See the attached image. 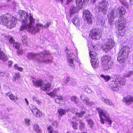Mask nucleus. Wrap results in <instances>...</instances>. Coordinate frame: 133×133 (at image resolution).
Here are the masks:
<instances>
[{"label":"nucleus","mask_w":133,"mask_h":133,"mask_svg":"<svg viewBox=\"0 0 133 133\" xmlns=\"http://www.w3.org/2000/svg\"><path fill=\"white\" fill-rule=\"evenodd\" d=\"M65 52L66 54V56L68 57L67 58V61L69 65L72 69H74L75 66L74 62L75 59L74 58L72 57L70 51L67 48H66Z\"/></svg>","instance_id":"10"},{"label":"nucleus","mask_w":133,"mask_h":133,"mask_svg":"<svg viewBox=\"0 0 133 133\" xmlns=\"http://www.w3.org/2000/svg\"><path fill=\"white\" fill-rule=\"evenodd\" d=\"M5 72H0V76H4Z\"/></svg>","instance_id":"52"},{"label":"nucleus","mask_w":133,"mask_h":133,"mask_svg":"<svg viewBox=\"0 0 133 133\" xmlns=\"http://www.w3.org/2000/svg\"><path fill=\"white\" fill-rule=\"evenodd\" d=\"M12 61H9L8 62V64L9 66H10L12 64Z\"/></svg>","instance_id":"58"},{"label":"nucleus","mask_w":133,"mask_h":133,"mask_svg":"<svg viewBox=\"0 0 133 133\" xmlns=\"http://www.w3.org/2000/svg\"><path fill=\"white\" fill-rule=\"evenodd\" d=\"M57 2H59L60 1H61L62 4H63V0H55Z\"/></svg>","instance_id":"57"},{"label":"nucleus","mask_w":133,"mask_h":133,"mask_svg":"<svg viewBox=\"0 0 133 133\" xmlns=\"http://www.w3.org/2000/svg\"><path fill=\"white\" fill-rule=\"evenodd\" d=\"M14 67L16 69L20 71H22L23 69L22 68H21V67H18V66L17 64L15 65H14Z\"/></svg>","instance_id":"44"},{"label":"nucleus","mask_w":133,"mask_h":133,"mask_svg":"<svg viewBox=\"0 0 133 133\" xmlns=\"http://www.w3.org/2000/svg\"><path fill=\"white\" fill-rule=\"evenodd\" d=\"M99 5L98 6V11L101 12L104 15L106 14L109 5L108 2L107 0H103L99 3Z\"/></svg>","instance_id":"8"},{"label":"nucleus","mask_w":133,"mask_h":133,"mask_svg":"<svg viewBox=\"0 0 133 133\" xmlns=\"http://www.w3.org/2000/svg\"><path fill=\"white\" fill-rule=\"evenodd\" d=\"M25 102L26 103V104H27V105H28L29 104V103L28 101V100L26 98H25Z\"/></svg>","instance_id":"59"},{"label":"nucleus","mask_w":133,"mask_h":133,"mask_svg":"<svg viewBox=\"0 0 133 133\" xmlns=\"http://www.w3.org/2000/svg\"><path fill=\"white\" fill-rule=\"evenodd\" d=\"M56 102L58 103H61V101H60L58 98H57L55 100Z\"/></svg>","instance_id":"55"},{"label":"nucleus","mask_w":133,"mask_h":133,"mask_svg":"<svg viewBox=\"0 0 133 133\" xmlns=\"http://www.w3.org/2000/svg\"><path fill=\"white\" fill-rule=\"evenodd\" d=\"M102 31L97 29H93L90 31L89 36L92 39H99L101 37Z\"/></svg>","instance_id":"9"},{"label":"nucleus","mask_w":133,"mask_h":133,"mask_svg":"<svg viewBox=\"0 0 133 133\" xmlns=\"http://www.w3.org/2000/svg\"><path fill=\"white\" fill-rule=\"evenodd\" d=\"M59 91V89H55L52 91L48 94L51 97H54L56 95L57 93Z\"/></svg>","instance_id":"28"},{"label":"nucleus","mask_w":133,"mask_h":133,"mask_svg":"<svg viewBox=\"0 0 133 133\" xmlns=\"http://www.w3.org/2000/svg\"><path fill=\"white\" fill-rule=\"evenodd\" d=\"M5 6L4 5H0V10H1L3 8V7H4Z\"/></svg>","instance_id":"62"},{"label":"nucleus","mask_w":133,"mask_h":133,"mask_svg":"<svg viewBox=\"0 0 133 133\" xmlns=\"http://www.w3.org/2000/svg\"><path fill=\"white\" fill-rule=\"evenodd\" d=\"M70 111L72 113H74L75 111V109L74 108H72L70 109Z\"/></svg>","instance_id":"53"},{"label":"nucleus","mask_w":133,"mask_h":133,"mask_svg":"<svg viewBox=\"0 0 133 133\" xmlns=\"http://www.w3.org/2000/svg\"><path fill=\"white\" fill-rule=\"evenodd\" d=\"M91 65L94 68H97L99 65V61L97 58H95L94 59L91 60Z\"/></svg>","instance_id":"20"},{"label":"nucleus","mask_w":133,"mask_h":133,"mask_svg":"<svg viewBox=\"0 0 133 133\" xmlns=\"http://www.w3.org/2000/svg\"><path fill=\"white\" fill-rule=\"evenodd\" d=\"M19 20L22 24L20 29V30L26 29L28 31L34 34L40 31L41 28L43 29L44 28H48L50 24V23L48 22L44 26L42 24L38 23L35 26L34 24L35 23V19L30 14L29 15L24 11H21L19 12Z\"/></svg>","instance_id":"1"},{"label":"nucleus","mask_w":133,"mask_h":133,"mask_svg":"<svg viewBox=\"0 0 133 133\" xmlns=\"http://www.w3.org/2000/svg\"><path fill=\"white\" fill-rule=\"evenodd\" d=\"M120 2L122 3L123 5L126 7H127L128 6V4L124 0H119Z\"/></svg>","instance_id":"42"},{"label":"nucleus","mask_w":133,"mask_h":133,"mask_svg":"<svg viewBox=\"0 0 133 133\" xmlns=\"http://www.w3.org/2000/svg\"><path fill=\"white\" fill-rule=\"evenodd\" d=\"M79 123L80 124L79 129L82 130H84L85 128V124L83 121L81 120H80Z\"/></svg>","instance_id":"33"},{"label":"nucleus","mask_w":133,"mask_h":133,"mask_svg":"<svg viewBox=\"0 0 133 133\" xmlns=\"http://www.w3.org/2000/svg\"><path fill=\"white\" fill-rule=\"evenodd\" d=\"M20 77V75L18 74H15V76L14 77V80L15 81L18 78Z\"/></svg>","instance_id":"46"},{"label":"nucleus","mask_w":133,"mask_h":133,"mask_svg":"<svg viewBox=\"0 0 133 133\" xmlns=\"http://www.w3.org/2000/svg\"><path fill=\"white\" fill-rule=\"evenodd\" d=\"M77 11L78 9L77 8L74 6H71L70 8L69 11L70 16L71 17L72 15L75 13L77 12Z\"/></svg>","instance_id":"26"},{"label":"nucleus","mask_w":133,"mask_h":133,"mask_svg":"<svg viewBox=\"0 0 133 133\" xmlns=\"http://www.w3.org/2000/svg\"><path fill=\"white\" fill-rule=\"evenodd\" d=\"M89 55L90 58L92 59H94L95 58H97V54L95 52L90 51L89 52Z\"/></svg>","instance_id":"30"},{"label":"nucleus","mask_w":133,"mask_h":133,"mask_svg":"<svg viewBox=\"0 0 133 133\" xmlns=\"http://www.w3.org/2000/svg\"><path fill=\"white\" fill-rule=\"evenodd\" d=\"M105 23V20L103 17L100 16L99 18L97 20V23L98 24L101 25L102 26H104Z\"/></svg>","instance_id":"23"},{"label":"nucleus","mask_w":133,"mask_h":133,"mask_svg":"<svg viewBox=\"0 0 133 133\" xmlns=\"http://www.w3.org/2000/svg\"><path fill=\"white\" fill-rule=\"evenodd\" d=\"M89 0H76V3L77 5L79 8L82 9L83 7V5H85V3H87Z\"/></svg>","instance_id":"17"},{"label":"nucleus","mask_w":133,"mask_h":133,"mask_svg":"<svg viewBox=\"0 0 133 133\" xmlns=\"http://www.w3.org/2000/svg\"><path fill=\"white\" fill-rule=\"evenodd\" d=\"M70 81V78H67L64 81V83H68Z\"/></svg>","instance_id":"49"},{"label":"nucleus","mask_w":133,"mask_h":133,"mask_svg":"<svg viewBox=\"0 0 133 133\" xmlns=\"http://www.w3.org/2000/svg\"><path fill=\"white\" fill-rule=\"evenodd\" d=\"M130 2L131 4H133V0H130Z\"/></svg>","instance_id":"64"},{"label":"nucleus","mask_w":133,"mask_h":133,"mask_svg":"<svg viewBox=\"0 0 133 133\" xmlns=\"http://www.w3.org/2000/svg\"><path fill=\"white\" fill-rule=\"evenodd\" d=\"M71 100L72 101H74L75 103L77 104L78 103V99L76 96H74L72 97L71 98Z\"/></svg>","instance_id":"41"},{"label":"nucleus","mask_w":133,"mask_h":133,"mask_svg":"<svg viewBox=\"0 0 133 133\" xmlns=\"http://www.w3.org/2000/svg\"><path fill=\"white\" fill-rule=\"evenodd\" d=\"M115 45L114 41L111 39H108L105 44V48L108 50L111 49Z\"/></svg>","instance_id":"14"},{"label":"nucleus","mask_w":133,"mask_h":133,"mask_svg":"<svg viewBox=\"0 0 133 133\" xmlns=\"http://www.w3.org/2000/svg\"><path fill=\"white\" fill-rule=\"evenodd\" d=\"M58 113L60 115L62 116L65 114V111L64 109H59Z\"/></svg>","instance_id":"38"},{"label":"nucleus","mask_w":133,"mask_h":133,"mask_svg":"<svg viewBox=\"0 0 133 133\" xmlns=\"http://www.w3.org/2000/svg\"><path fill=\"white\" fill-rule=\"evenodd\" d=\"M88 124L92 128L94 124V123L92 120L89 119L87 120Z\"/></svg>","instance_id":"37"},{"label":"nucleus","mask_w":133,"mask_h":133,"mask_svg":"<svg viewBox=\"0 0 133 133\" xmlns=\"http://www.w3.org/2000/svg\"><path fill=\"white\" fill-rule=\"evenodd\" d=\"M72 0H67V1L66 2V4L68 5L69 4V3L71 2Z\"/></svg>","instance_id":"60"},{"label":"nucleus","mask_w":133,"mask_h":133,"mask_svg":"<svg viewBox=\"0 0 133 133\" xmlns=\"http://www.w3.org/2000/svg\"><path fill=\"white\" fill-rule=\"evenodd\" d=\"M126 82L125 78L118 75H115L109 84V88L113 91H117L118 88L124 85Z\"/></svg>","instance_id":"4"},{"label":"nucleus","mask_w":133,"mask_h":133,"mask_svg":"<svg viewBox=\"0 0 133 133\" xmlns=\"http://www.w3.org/2000/svg\"><path fill=\"white\" fill-rule=\"evenodd\" d=\"M17 20L14 17H11L10 16L9 18V19L6 22V25L7 27L8 28H11L14 27L16 23Z\"/></svg>","instance_id":"12"},{"label":"nucleus","mask_w":133,"mask_h":133,"mask_svg":"<svg viewBox=\"0 0 133 133\" xmlns=\"http://www.w3.org/2000/svg\"><path fill=\"white\" fill-rule=\"evenodd\" d=\"M119 33L121 36H123L125 34V30L124 29V28L118 27Z\"/></svg>","instance_id":"32"},{"label":"nucleus","mask_w":133,"mask_h":133,"mask_svg":"<svg viewBox=\"0 0 133 133\" xmlns=\"http://www.w3.org/2000/svg\"><path fill=\"white\" fill-rule=\"evenodd\" d=\"M102 63L105 68L104 69L108 70L111 68L113 65V63L111 61L110 57L107 55H104L102 58Z\"/></svg>","instance_id":"7"},{"label":"nucleus","mask_w":133,"mask_h":133,"mask_svg":"<svg viewBox=\"0 0 133 133\" xmlns=\"http://www.w3.org/2000/svg\"><path fill=\"white\" fill-rule=\"evenodd\" d=\"M91 14L90 12L88 10H85L83 12V16L85 18L84 19L85 23L88 24H91L92 22Z\"/></svg>","instance_id":"11"},{"label":"nucleus","mask_w":133,"mask_h":133,"mask_svg":"<svg viewBox=\"0 0 133 133\" xmlns=\"http://www.w3.org/2000/svg\"><path fill=\"white\" fill-rule=\"evenodd\" d=\"M125 12V10L122 6L119 7L116 10H112L108 15V20L110 24L114 21V19L117 17H119L118 21H116V24H117L118 27H122V28L125 26L126 20L122 15H124Z\"/></svg>","instance_id":"2"},{"label":"nucleus","mask_w":133,"mask_h":133,"mask_svg":"<svg viewBox=\"0 0 133 133\" xmlns=\"http://www.w3.org/2000/svg\"><path fill=\"white\" fill-rule=\"evenodd\" d=\"M96 109L99 113L101 122L103 124L104 123V121H106L109 124V127H110L112 122L110 119L109 115L107 111L100 108H97Z\"/></svg>","instance_id":"6"},{"label":"nucleus","mask_w":133,"mask_h":133,"mask_svg":"<svg viewBox=\"0 0 133 133\" xmlns=\"http://www.w3.org/2000/svg\"><path fill=\"white\" fill-rule=\"evenodd\" d=\"M26 39V37L25 36H23L22 38V40L23 44L26 45L27 44Z\"/></svg>","instance_id":"40"},{"label":"nucleus","mask_w":133,"mask_h":133,"mask_svg":"<svg viewBox=\"0 0 133 133\" xmlns=\"http://www.w3.org/2000/svg\"><path fill=\"white\" fill-rule=\"evenodd\" d=\"M23 52L22 50H18L17 51V53L18 55L22 54Z\"/></svg>","instance_id":"51"},{"label":"nucleus","mask_w":133,"mask_h":133,"mask_svg":"<svg viewBox=\"0 0 133 133\" xmlns=\"http://www.w3.org/2000/svg\"><path fill=\"white\" fill-rule=\"evenodd\" d=\"M80 20L79 19L78 17H74L72 21V22L73 24L76 26H77L79 25L80 24Z\"/></svg>","instance_id":"27"},{"label":"nucleus","mask_w":133,"mask_h":133,"mask_svg":"<svg viewBox=\"0 0 133 133\" xmlns=\"http://www.w3.org/2000/svg\"><path fill=\"white\" fill-rule=\"evenodd\" d=\"M57 98H58V99L60 100V101H61L63 99V98L62 96H57Z\"/></svg>","instance_id":"54"},{"label":"nucleus","mask_w":133,"mask_h":133,"mask_svg":"<svg viewBox=\"0 0 133 133\" xmlns=\"http://www.w3.org/2000/svg\"><path fill=\"white\" fill-rule=\"evenodd\" d=\"M84 90L88 93H90L92 92L91 90L88 88V86L87 85L84 86Z\"/></svg>","instance_id":"35"},{"label":"nucleus","mask_w":133,"mask_h":133,"mask_svg":"<svg viewBox=\"0 0 133 133\" xmlns=\"http://www.w3.org/2000/svg\"><path fill=\"white\" fill-rule=\"evenodd\" d=\"M30 107H32L33 109H31L32 112L36 117H39L41 116V114L39 110L36 108L35 106L32 105H31Z\"/></svg>","instance_id":"21"},{"label":"nucleus","mask_w":133,"mask_h":133,"mask_svg":"<svg viewBox=\"0 0 133 133\" xmlns=\"http://www.w3.org/2000/svg\"><path fill=\"white\" fill-rule=\"evenodd\" d=\"M87 110L85 109L81 111L80 112H77L75 113L76 115L79 117H82L83 116L86 112Z\"/></svg>","instance_id":"29"},{"label":"nucleus","mask_w":133,"mask_h":133,"mask_svg":"<svg viewBox=\"0 0 133 133\" xmlns=\"http://www.w3.org/2000/svg\"><path fill=\"white\" fill-rule=\"evenodd\" d=\"M10 6L12 9H14L16 6V3L14 2H10Z\"/></svg>","instance_id":"43"},{"label":"nucleus","mask_w":133,"mask_h":133,"mask_svg":"<svg viewBox=\"0 0 133 133\" xmlns=\"http://www.w3.org/2000/svg\"><path fill=\"white\" fill-rule=\"evenodd\" d=\"M50 56L49 51L45 50L38 54L29 53L27 57L30 59H34L39 62L48 63L52 62V61L48 58Z\"/></svg>","instance_id":"3"},{"label":"nucleus","mask_w":133,"mask_h":133,"mask_svg":"<svg viewBox=\"0 0 133 133\" xmlns=\"http://www.w3.org/2000/svg\"><path fill=\"white\" fill-rule=\"evenodd\" d=\"M9 41L11 45L13 46L14 48L17 49H19L20 47V44L19 43L17 42L15 43V40L11 37L10 38Z\"/></svg>","instance_id":"19"},{"label":"nucleus","mask_w":133,"mask_h":133,"mask_svg":"<svg viewBox=\"0 0 133 133\" xmlns=\"http://www.w3.org/2000/svg\"><path fill=\"white\" fill-rule=\"evenodd\" d=\"M80 97L83 102L85 103L87 105L91 106L94 104V103L92 102H90L89 98L85 96L84 95H81Z\"/></svg>","instance_id":"15"},{"label":"nucleus","mask_w":133,"mask_h":133,"mask_svg":"<svg viewBox=\"0 0 133 133\" xmlns=\"http://www.w3.org/2000/svg\"><path fill=\"white\" fill-rule=\"evenodd\" d=\"M52 125L56 127L57 125V122L56 121L53 122L52 123Z\"/></svg>","instance_id":"50"},{"label":"nucleus","mask_w":133,"mask_h":133,"mask_svg":"<svg viewBox=\"0 0 133 133\" xmlns=\"http://www.w3.org/2000/svg\"><path fill=\"white\" fill-rule=\"evenodd\" d=\"M133 72L132 71H130L127 74V75L126 76V77H130L131 75L133 74Z\"/></svg>","instance_id":"48"},{"label":"nucleus","mask_w":133,"mask_h":133,"mask_svg":"<svg viewBox=\"0 0 133 133\" xmlns=\"http://www.w3.org/2000/svg\"><path fill=\"white\" fill-rule=\"evenodd\" d=\"M129 50L130 49L128 47L123 46L117 55V60L118 62L122 63L127 61Z\"/></svg>","instance_id":"5"},{"label":"nucleus","mask_w":133,"mask_h":133,"mask_svg":"<svg viewBox=\"0 0 133 133\" xmlns=\"http://www.w3.org/2000/svg\"><path fill=\"white\" fill-rule=\"evenodd\" d=\"M9 97L10 99L15 102L18 99V98L17 97L15 96H14L12 94L9 95Z\"/></svg>","instance_id":"36"},{"label":"nucleus","mask_w":133,"mask_h":133,"mask_svg":"<svg viewBox=\"0 0 133 133\" xmlns=\"http://www.w3.org/2000/svg\"><path fill=\"white\" fill-rule=\"evenodd\" d=\"M33 100L34 101H36L37 100L36 97L35 96H33L32 97Z\"/></svg>","instance_id":"56"},{"label":"nucleus","mask_w":133,"mask_h":133,"mask_svg":"<svg viewBox=\"0 0 133 133\" xmlns=\"http://www.w3.org/2000/svg\"><path fill=\"white\" fill-rule=\"evenodd\" d=\"M0 59L3 61H5L8 60V58L3 52L0 51Z\"/></svg>","instance_id":"25"},{"label":"nucleus","mask_w":133,"mask_h":133,"mask_svg":"<svg viewBox=\"0 0 133 133\" xmlns=\"http://www.w3.org/2000/svg\"><path fill=\"white\" fill-rule=\"evenodd\" d=\"M6 35L4 34H2L1 35V37L2 38L3 37H6Z\"/></svg>","instance_id":"61"},{"label":"nucleus","mask_w":133,"mask_h":133,"mask_svg":"<svg viewBox=\"0 0 133 133\" xmlns=\"http://www.w3.org/2000/svg\"><path fill=\"white\" fill-rule=\"evenodd\" d=\"M47 129L49 133H58L57 131L52 130V127L51 125H50L48 127Z\"/></svg>","instance_id":"34"},{"label":"nucleus","mask_w":133,"mask_h":133,"mask_svg":"<svg viewBox=\"0 0 133 133\" xmlns=\"http://www.w3.org/2000/svg\"><path fill=\"white\" fill-rule=\"evenodd\" d=\"M33 129L37 133H41V131L39 128V126L37 124H35L33 126Z\"/></svg>","instance_id":"31"},{"label":"nucleus","mask_w":133,"mask_h":133,"mask_svg":"<svg viewBox=\"0 0 133 133\" xmlns=\"http://www.w3.org/2000/svg\"><path fill=\"white\" fill-rule=\"evenodd\" d=\"M51 84L49 83H45L43 82L41 88L43 91H49L50 89Z\"/></svg>","instance_id":"18"},{"label":"nucleus","mask_w":133,"mask_h":133,"mask_svg":"<svg viewBox=\"0 0 133 133\" xmlns=\"http://www.w3.org/2000/svg\"><path fill=\"white\" fill-rule=\"evenodd\" d=\"M100 76L101 77L103 78L104 79L106 80L107 81L109 80L110 78V76L107 75L104 76L102 75Z\"/></svg>","instance_id":"39"},{"label":"nucleus","mask_w":133,"mask_h":133,"mask_svg":"<svg viewBox=\"0 0 133 133\" xmlns=\"http://www.w3.org/2000/svg\"><path fill=\"white\" fill-rule=\"evenodd\" d=\"M30 121V120L29 119H25V123L27 125H29Z\"/></svg>","instance_id":"47"},{"label":"nucleus","mask_w":133,"mask_h":133,"mask_svg":"<svg viewBox=\"0 0 133 133\" xmlns=\"http://www.w3.org/2000/svg\"><path fill=\"white\" fill-rule=\"evenodd\" d=\"M123 102L126 104L128 105L131 104L133 102V97L130 96L124 97L123 99Z\"/></svg>","instance_id":"16"},{"label":"nucleus","mask_w":133,"mask_h":133,"mask_svg":"<svg viewBox=\"0 0 133 133\" xmlns=\"http://www.w3.org/2000/svg\"><path fill=\"white\" fill-rule=\"evenodd\" d=\"M32 82L33 85L36 87H41L43 82L42 80L41 79L34 80L32 81Z\"/></svg>","instance_id":"22"},{"label":"nucleus","mask_w":133,"mask_h":133,"mask_svg":"<svg viewBox=\"0 0 133 133\" xmlns=\"http://www.w3.org/2000/svg\"><path fill=\"white\" fill-rule=\"evenodd\" d=\"M36 102L38 104V105H39L41 103V102L39 101L38 100H37Z\"/></svg>","instance_id":"63"},{"label":"nucleus","mask_w":133,"mask_h":133,"mask_svg":"<svg viewBox=\"0 0 133 133\" xmlns=\"http://www.w3.org/2000/svg\"><path fill=\"white\" fill-rule=\"evenodd\" d=\"M102 100L108 105L114 107V104L111 101L107 98H105L103 97L101 98Z\"/></svg>","instance_id":"24"},{"label":"nucleus","mask_w":133,"mask_h":133,"mask_svg":"<svg viewBox=\"0 0 133 133\" xmlns=\"http://www.w3.org/2000/svg\"><path fill=\"white\" fill-rule=\"evenodd\" d=\"M72 125L73 128L74 129H77V125L76 122H73Z\"/></svg>","instance_id":"45"},{"label":"nucleus","mask_w":133,"mask_h":133,"mask_svg":"<svg viewBox=\"0 0 133 133\" xmlns=\"http://www.w3.org/2000/svg\"><path fill=\"white\" fill-rule=\"evenodd\" d=\"M10 17V15L8 14H5L1 16L0 17V24L4 25L6 24Z\"/></svg>","instance_id":"13"}]
</instances>
